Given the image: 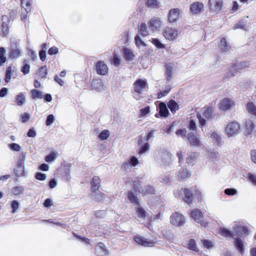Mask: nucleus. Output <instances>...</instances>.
I'll list each match as a JSON object with an SVG mask.
<instances>
[{"label":"nucleus","instance_id":"obj_1","mask_svg":"<svg viewBox=\"0 0 256 256\" xmlns=\"http://www.w3.org/2000/svg\"><path fill=\"white\" fill-rule=\"evenodd\" d=\"M214 117L213 108L211 107L203 108L200 110V112L197 114V118L201 126H204L206 120Z\"/></svg>","mask_w":256,"mask_h":256},{"label":"nucleus","instance_id":"obj_2","mask_svg":"<svg viewBox=\"0 0 256 256\" xmlns=\"http://www.w3.org/2000/svg\"><path fill=\"white\" fill-rule=\"evenodd\" d=\"M225 131L228 138L235 137L241 132L240 124L236 121L230 122L227 124Z\"/></svg>","mask_w":256,"mask_h":256},{"label":"nucleus","instance_id":"obj_3","mask_svg":"<svg viewBox=\"0 0 256 256\" xmlns=\"http://www.w3.org/2000/svg\"><path fill=\"white\" fill-rule=\"evenodd\" d=\"M223 0H208L210 12L213 14H219L222 8Z\"/></svg>","mask_w":256,"mask_h":256},{"label":"nucleus","instance_id":"obj_4","mask_svg":"<svg viewBox=\"0 0 256 256\" xmlns=\"http://www.w3.org/2000/svg\"><path fill=\"white\" fill-rule=\"evenodd\" d=\"M186 222L184 216L178 212H174L170 216V224L176 226H184Z\"/></svg>","mask_w":256,"mask_h":256},{"label":"nucleus","instance_id":"obj_5","mask_svg":"<svg viewBox=\"0 0 256 256\" xmlns=\"http://www.w3.org/2000/svg\"><path fill=\"white\" fill-rule=\"evenodd\" d=\"M140 184L136 182H133V190L135 192H138L144 194H154L155 190L153 186H140Z\"/></svg>","mask_w":256,"mask_h":256},{"label":"nucleus","instance_id":"obj_6","mask_svg":"<svg viewBox=\"0 0 256 256\" xmlns=\"http://www.w3.org/2000/svg\"><path fill=\"white\" fill-rule=\"evenodd\" d=\"M157 160L160 165L166 167L170 165V156L169 153L165 150H162L158 152L157 156Z\"/></svg>","mask_w":256,"mask_h":256},{"label":"nucleus","instance_id":"obj_7","mask_svg":"<svg viewBox=\"0 0 256 256\" xmlns=\"http://www.w3.org/2000/svg\"><path fill=\"white\" fill-rule=\"evenodd\" d=\"M190 216L196 222L200 224L204 227L208 226V222L204 220V216L200 210L196 209L192 210L190 213Z\"/></svg>","mask_w":256,"mask_h":256},{"label":"nucleus","instance_id":"obj_8","mask_svg":"<svg viewBox=\"0 0 256 256\" xmlns=\"http://www.w3.org/2000/svg\"><path fill=\"white\" fill-rule=\"evenodd\" d=\"M162 24L161 19L157 18H154L150 20L148 22V26L151 32H158Z\"/></svg>","mask_w":256,"mask_h":256},{"label":"nucleus","instance_id":"obj_9","mask_svg":"<svg viewBox=\"0 0 256 256\" xmlns=\"http://www.w3.org/2000/svg\"><path fill=\"white\" fill-rule=\"evenodd\" d=\"M32 2V0H20L21 6L22 10V12L21 19L24 22L27 17V14L31 10Z\"/></svg>","mask_w":256,"mask_h":256},{"label":"nucleus","instance_id":"obj_10","mask_svg":"<svg viewBox=\"0 0 256 256\" xmlns=\"http://www.w3.org/2000/svg\"><path fill=\"white\" fill-rule=\"evenodd\" d=\"M178 32L172 28L166 27L163 33L164 38L168 40H173L178 37Z\"/></svg>","mask_w":256,"mask_h":256},{"label":"nucleus","instance_id":"obj_11","mask_svg":"<svg viewBox=\"0 0 256 256\" xmlns=\"http://www.w3.org/2000/svg\"><path fill=\"white\" fill-rule=\"evenodd\" d=\"M95 69L98 74L106 76L108 74V68L104 62L99 60L95 64Z\"/></svg>","mask_w":256,"mask_h":256},{"label":"nucleus","instance_id":"obj_12","mask_svg":"<svg viewBox=\"0 0 256 256\" xmlns=\"http://www.w3.org/2000/svg\"><path fill=\"white\" fill-rule=\"evenodd\" d=\"M218 106L220 110L226 111L234 106V102L228 98H224L220 101Z\"/></svg>","mask_w":256,"mask_h":256},{"label":"nucleus","instance_id":"obj_13","mask_svg":"<svg viewBox=\"0 0 256 256\" xmlns=\"http://www.w3.org/2000/svg\"><path fill=\"white\" fill-rule=\"evenodd\" d=\"M147 85L146 81L142 79L137 80L134 84V92L140 94L146 88Z\"/></svg>","mask_w":256,"mask_h":256},{"label":"nucleus","instance_id":"obj_14","mask_svg":"<svg viewBox=\"0 0 256 256\" xmlns=\"http://www.w3.org/2000/svg\"><path fill=\"white\" fill-rule=\"evenodd\" d=\"M138 144L140 146L138 151L140 154L142 155L150 150V144L148 142L143 143L142 136L138 137Z\"/></svg>","mask_w":256,"mask_h":256},{"label":"nucleus","instance_id":"obj_15","mask_svg":"<svg viewBox=\"0 0 256 256\" xmlns=\"http://www.w3.org/2000/svg\"><path fill=\"white\" fill-rule=\"evenodd\" d=\"M249 66L250 63L247 62H243L234 64L231 68L230 72L232 73L230 76H234L236 72Z\"/></svg>","mask_w":256,"mask_h":256},{"label":"nucleus","instance_id":"obj_16","mask_svg":"<svg viewBox=\"0 0 256 256\" xmlns=\"http://www.w3.org/2000/svg\"><path fill=\"white\" fill-rule=\"evenodd\" d=\"M134 239L136 243L144 246H152L154 244L153 240L146 239L140 236H135Z\"/></svg>","mask_w":256,"mask_h":256},{"label":"nucleus","instance_id":"obj_17","mask_svg":"<svg viewBox=\"0 0 256 256\" xmlns=\"http://www.w3.org/2000/svg\"><path fill=\"white\" fill-rule=\"evenodd\" d=\"M204 9V5L201 2H196L192 4L190 6V12L193 14L200 13Z\"/></svg>","mask_w":256,"mask_h":256},{"label":"nucleus","instance_id":"obj_18","mask_svg":"<svg viewBox=\"0 0 256 256\" xmlns=\"http://www.w3.org/2000/svg\"><path fill=\"white\" fill-rule=\"evenodd\" d=\"M187 138L190 141V144L196 147H200L202 144L200 140L194 134V133H189L187 136Z\"/></svg>","mask_w":256,"mask_h":256},{"label":"nucleus","instance_id":"obj_19","mask_svg":"<svg viewBox=\"0 0 256 256\" xmlns=\"http://www.w3.org/2000/svg\"><path fill=\"white\" fill-rule=\"evenodd\" d=\"M180 15V10L178 8L172 9L169 12L168 20L170 22H174L177 20Z\"/></svg>","mask_w":256,"mask_h":256},{"label":"nucleus","instance_id":"obj_20","mask_svg":"<svg viewBox=\"0 0 256 256\" xmlns=\"http://www.w3.org/2000/svg\"><path fill=\"white\" fill-rule=\"evenodd\" d=\"M248 16H244L242 18L238 23L234 25L232 28L234 30L236 29H242L244 30H246L247 29V23H248Z\"/></svg>","mask_w":256,"mask_h":256},{"label":"nucleus","instance_id":"obj_21","mask_svg":"<svg viewBox=\"0 0 256 256\" xmlns=\"http://www.w3.org/2000/svg\"><path fill=\"white\" fill-rule=\"evenodd\" d=\"M234 236H244L248 234V230L246 226H237L234 229Z\"/></svg>","mask_w":256,"mask_h":256},{"label":"nucleus","instance_id":"obj_22","mask_svg":"<svg viewBox=\"0 0 256 256\" xmlns=\"http://www.w3.org/2000/svg\"><path fill=\"white\" fill-rule=\"evenodd\" d=\"M96 252L97 256H104L108 252L106 248L102 242H98L97 244L96 248Z\"/></svg>","mask_w":256,"mask_h":256},{"label":"nucleus","instance_id":"obj_23","mask_svg":"<svg viewBox=\"0 0 256 256\" xmlns=\"http://www.w3.org/2000/svg\"><path fill=\"white\" fill-rule=\"evenodd\" d=\"M92 88L97 92H101L104 90V84L101 79L93 80L92 82Z\"/></svg>","mask_w":256,"mask_h":256},{"label":"nucleus","instance_id":"obj_24","mask_svg":"<svg viewBox=\"0 0 256 256\" xmlns=\"http://www.w3.org/2000/svg\"><path fill=\"white\" fill-rule=\"evenodd\" d=\"M139 162L138 158L134 156H131L126 162L123 164L122 168L125 170L128 168L130 166H136Z\"/></svg>","mask_w":256,"mask_h":256},{"label":"nucleus","instance_id":"obj_25","mask_svg":"<svg viewBox=\"0 0 256 256\" xmlns=\"http://www.w3.org/2000/svg\"><path fill=\"white\" fill-rule=\"evenodd\" d=\"M246 129L247 136L251 135L253 130L256 128V124L253 122L252 120L248 119L246 121Z\"/></svg>","mask_w":256,"mask_h":256},{"label":"nucleus","instance_id":"obj_26","mask_svg":"<svg viewBox=\"0 0 256 256\" xmlns=\"http://www.w3.org/2000/svg\"><path fill=\"white\" fill-rule=\"evenodd\" d=\"M190 176V172L187 168H182L178 172V177L179 180H183Z\"/></svg>","mask_w":256,"mask_h":256},{"label":"nucleus","instance_id":"obj_27","mask_svg":"<svg viewBox=\"0 0 256 256\" xmlns=\"http://www.w3.org/2000/svg\"><path fill=\"white\" fill-rule=\"evenodd\" d=\"M159 114L162 117H166L168 116L169 112L166 104L164 102H160L158 105Z\"/></svg>","mask_w":256,"mask_h":256},{"label":"nucleus","instance_id":"obj_28","mask_svg":"<svg viewBox=\"0 0 256 256\" xmlns=\"http://www.w3.org/2000/svg\"><path fill=\"white\" fill-rule=\"evenodd\" d=\"M174 67V64L172 62H169L166 65V78L168 81H170L171 80L172 70Z\"/></svg>","mask_w":256,"mask_h":256},{"label":"nucleus","instance_id":"obj_29","mask_svg":"<svg viewBox=\"0 0 256 256\" xmlns=\"http://www.w3.org/2000/svg\"><path fill=\"white\" fill-rule=\"evenodd\" d=\"M184 197L183 198L184 202L188 204H190L193 198V194L192 191L190 189L184 188Z\"/></svg>","mask_w":256,"mask_h":256},{"label":"nucleus","instance_id":"obj_30","mask_svg":"<svg viewBox=\"0 0 256 256\" xmlns=\"http://www.w3.org/2000/svg\"><path fill=\"white\" fill-rule=\"evenodd\" d=\"M198 156V154L197 152H191L188 154L186 159V163L188 165L194 166L196 162V160Z\"/></svg>","mask_w":256,"mask_h":256},{"label":"nucleus","instance_id":"obj_31","mask_svg":"<svg viewBox=\"0 0 256 256\" xmlns=\"http://www.w3.org/2000/svg\"><path fill=\"white\" fill-rule=\"evenodd\" d=\"M91 196L92 198L98 202H102L105 198L104 194L98 190L92 191Z\"/></svg>","mask_w":256,"mask_h":256},{"label":"nucleus","instance_id":"obj_32","mask_svg":"<svg viewBox=\"0 0 256 256\" xmlns=\"http://www.w3.org/2000/svg\"><path fill=\"white\" fill-rule=\"evenodd\" d=\"M234 246L241 254L244 253V242L240 238H236L234 240Z\"/></svg>","mask_w":256,"mask_h":256},{"label":"nucleus","instance_id":"obj_33","mask_svg":"<svg viewBox=\"0 0 256 256\" xmlns=\"http://www.w3.org/2000/svg\"><path fill=\"white\" fill-rule=\"evenodd\" d=\"M148 26L145 23H142L138 28V33L142 36H148L150 32V29L148 28Z\"/></svg>","mask_w":256,"mask_h":256},{"label":"nucleus","instance_id":"obj_34","mask_svg":"<svg viewBox=\"0 0 256 256\" xmlns=\"http://www.w3.org/2000/svg\"><path fill=\"white\" fill-rule=\"evenodd\" d=\"M128 198L131 203L134 204L137 206H140L139 200L136 194L130 191L128 192Z\"/></svg>","mask_w":256,"mask_h":256},{"label":"nucleus","instance_id":"obj_35","mask_svg":"<svg viewBox=\"0 0 256 256\" xmlns=\"http://www.w3.org/2000/svg\"><path fill=\"white\" fill-rule=\"evenodd\" d=\"M100 179L98 176H94L92 179V191L98 190L100 188Z\"/></svg>","mask_w":256,"mask_h":256},{"label":"nucleus","instance_id":"obj_36","mask_svg":"<svg viewBox=\"0 0 256 256\" xmlns=\"http://www.w3.org/2000/svg\"><path fill=\"white\" fill-rule=\"evenodd\" d=\"M124 58L127 60H132L134 57V54L132 51L128 48H124Z\"/></svg>","mask_w":256,"mask_h":256},{"label":"nucleus","instance_id":"obj_37","mask_svg":"<svg viewBox=\"0 0 256 256\" xmlns=\"http://www.w3.org/2000/svg\"><path fill=\"white\" fill-rule=\"evenodd\" d=\"M28 62L29 60H24L23 61V65L20 68V71L24 75H26L30 72V67Z\"/></svg>","mask_w":256,"mask_h":256},{"label":"nucleus","instance_id":"obj_38","mask_svg":"<svg viewBox=\"0 0 256 256\" xmlns=\"http://www.w3.org/2000/svg\"><path fill=\"white\" fill-rule=\"evenodd\" d=\"M220 234L226 238H232L234 236V234L232 231H230L224 228H222L220 229Z\"/></svg>","mask_w":256,"mask_h":256},{"label":"nucleus","instance_id":"obj_39","mask_svg":"<svg viewBox=\"0 0 256 256\" xmlns=\"http://www.w3.org/2000/svg\"><path fill=\"white\" fill-rule=\"evenodd\" d=\"M26 158V153L22 152L20 154L19 160L17 162V163L20 164V168H22V172L20 173V175H22L24 174V160Z\"/></svg>","mask_w":256,"mask_h":256},{"label":"nucleus","instance_id":"obj_40","mask_svg":"<svg viewBox=\"0 0 256 256\" xmlns=\"http://www.w3.org/2000/svg\"><path fill=\"white\" fill-rule=\"evenodd\" d=\"M210 138L215 142L218 146L220 145L222 138L219 133L216 132H212L210 135Z\"/></svg>","mask_w":256,"mask_h":256},{"label":"nucleus","instance_id":"obj_41","mask_svg":"<svg viewBox=\"0 0 256 256\" xmlns=\"http://www.w3.org/2000/svg\"><path fill=\"white\" fill-rule=\"evenodd\" d=\"M168 108L172 113L174 114L178 110V104L174 100H170L168 105Z\"/></svg>","mask_w":256,"mask_h":256},{"label":"nucleus","instance_id":"obj_42","mask_svg":"<svg viewBox=\"0 0 256 256\" xmlns=\"http://www.w3.org/2000/svg\"><path fill=\"white\" fill-rule=\"evenodd\" d=\"M246 108L250 113L256 116V106L252 102H248Z\"/></svg>","mask_w":256,"mask_h":256},{"label":"nucleus","instance_id":"obj_43","mask_svg":"<svg viewBox=\"0 0 256 256\" xmlns=\"http://www.w3.org/2000/svg\"><path fill=\"white\" fill-rule=\"evenodd\" d=\"M220 48L224 52H226L230 48L224 38H222L220 40Z\"/></svg>","mask_w":256,"mask_h":256},{"label":"nucleus","instance_id":"obj_44","mask_svg":"<svg viewBox=\"0 0 256 256\" xmlns=\"http://www.w3.org/2000/svg\"><path fill=\"white\" fill-rule=\"evenodd\" d=\"M188 248L195 252H199L200 250L197 247L196 242L194 240L190 239L188 244Z\"/></svg>","mask_w":256,"mask_h":256},{"label":"nucleus","instance_id":"obj_45","mask_svg":"<svg viewBox=\"0 0 256 256\" xmlns=\"http://www.w3.org/2000/svg\"><path fill=\"white\" fill-rule=\"evenodd\" d=\"M58 157V152H50L49 154L45 157V160L48 162H54Z\"/></svg>","mask_w":256,"mask_h":256},{"label":"nucleus","instance_id":"obj_46","mask_svg":"<svg viewBox=\"0 0 256 256\" xmlns=\"http://www.w3.org/2000/svg\"><path fill=\"white\" fill-rule=\"evenodd\" d=\"M31 94L33 99L43 98L42 92L37 90L33 89L31 90Z\"/></svg>","mask_w":256,"mask_h":256},{"label":"nucleus","instance_id":"obj_47","mask_svg":"<svg viewBox=\"0 0 256 256\" xmlns=\"http://www.w3.org/2000/svg\"><path fill=\"white\" fill-rule=\"evenodd\" d=\"M5 53V49L2 47L0 48V66H2L6 60V58L4 56Z\"/></svg>","mask_w":256,"mask_h":256},{"label":"nucleus","instance_id":"obj_48","mask_svg":"<svg viewBox=\"0 0 256 256\" xmlns=\"http://www.w3.org/2000/svg\"><path fill=\"white\" fill-rule=\"evenodd\" d=\"M26 102V96L24 94L20 93L17 95V104L18 106H22Z\"/></svg>","mask_w":256,"mask_h":256},{"label":"nucleus","instance_id":"obj_49","mask_svg":"<svg viewBox=\"0 0 256 256\" xmlns=\"http://www.w3.org/2000/svg\"><path fill=\"white\" fill-rule=\"evenodd\" d=\"M12 69L10 66H8L6 69L5 76H4V81L8 83V82L12 77Z\"/></svg>","mask_w":256,"mask_h":256},{"label":"nucleus","instance_id":"obj_50","mask_svg":"<svg viewBox=\"0 0 256 256\" xmlns=\"http://www.w3.org/2000/svg\"><path fill=\"white\" fill-rule=\"evenodd\" d=\"M2 36H8L9 32V27L8 24L6 22H2L1 26Z\"/></svg>","mask_w":256,"mask_h":256},{"label":"nucleus","instance_id":"obj_51","mask_svg":"<svg viewBox=\"0 0 256 256\" xmlns=\"http://www.w3.org/2000/svg\"><path fill=\"white\" fill-rule=\"evenodd\" d=\"M110 136V132L108 130H104L98 135V138L102 140H106Z\"/></svg>","mask_w":256,"mask_h":256},{"label":"nucleus","instance_id":"obj_52","mask_svg":"<svg viewBox=\"0 0 256 256\" xmlns=\"http://www.w3.org/2000/svg\"><path fill=\"white\" fill-rule=\"evenodd\" d=\"M136 208V212L138 217L139 218H144L146 215V212L141 207Z\"/></svg>","mask_w":256,"mask_h":256},{"label":"nucleus","instance_id":"obj_53","mask_svg":"<svg viewBox=\"0 0 256 256\" xmlns=\"http://www.w3.org/2000/svg\"><path fill=\"white\" fill-rule=\"evenodd\" d=\"M151 42L158 48H164V45L157 38H152Z\"/></svg>","mask_w":256,"mask_h":256},{"label":"nucleus","instance_id":"obj_54","mask_svg":"<svg viewBox=\"0 0 256 256\" xmlns=\"http://www.w3.org/2000/svg\"><path fill=\"white\" fill-rule=\"evenodd\" d=\"M47 74L46 66H42L39 70V76L41 78H46Z\"/></svg>","mask_w":256,"mask_h":256},{"label":"nucleus","instance_id":"obj_55","mask_svg":"<svg viewBox=\"0 0 256 256\" xmlns=\"http://www.w3.org/2000/svg\"><path fill=\"white\" fill-rule=\"evenodd\" d=\"M150 112V107L147 106L140 110V117L142 118L146 116Z\"/></svg>","mask_w":256,"mask_h":256},{"label":"nucleus","instance_id":"obj_56","mask_svg":"<svg viewBox=\"0 0 256 256\" xmlns=\"http://www.w3.org/2000/svg\"><path fill=\"white\" fill-rule=\"evenodd\" d=\"M224 194L228 196H234L236 194L238 191L236 189L233 188H226L224 191Z\"/></svg>","mask_w":256,"mask_h":256},{"label":"nucleus","instance_id":"obj_57","mask_svg":"<svg viewBox=\"0 0 256 256\" xmlns=\"http://www.w3.org/2000/svg\"><path fill=\"white\" fill-rule=\"evenodd\" d=\"M30 118V115L26 112L20 115V120L23 123L27 122Z\"/></svg>","mask_w":256,"mask_h":256},{"label":"nucleus","instance_id":"obj_58","mask_svg":"<svg viewBox=\"0 0 256 256\" xmlns=\"http://www.w3.org/2000/svg\"><path fill=\"white\" fill-rule=\"evenodd\" d=\"M135 42L136 44L138 47H140V46H145L146 44L142 40L140 36L138 35L135 36Z\"/></svg>","mask_w":256,"mask_h":256},{"label":"nucleus","instance_id":"obj_59","mask_svg":"<svg viewBox=\"0 0 256 256\" xmlns=\"http://www.w3.org/2000/svg\"><path fill=\"white\" fill-rule=\"evenodd\" d=\"M54 116L52 114H49L46 118V125L47 126H50L54 122Z\"/></svg>","mask_w":256,"mask_h":256},{"label":"nucleus","instance_id":"obj_60","mask_svg":"<svg viewBox=\"0 0 256 256\" xmlns=\"http://www.w3.org/2000/svg\"><path fill=\"white\" fill-rule=\"evenodd\" d=\"M46 176L44 174L41 172H36L35 175V178L39 180H44L46 179Z\"/></svg>","mask_w":256,"mask_h":256},{"label":"nucleus","instance_id":"obj_61","mask_svg":"<svg viewBox=\"0 0 256 256\" xmlns=\"http://www.w3.org/2000/svg\"><path fill=\"white\" fill-rule=\"evenodd\" d=\"M154 138V131L152 130V131L148 132L146 134V136L144 138H142V140L144 141H146V142H148V141L150 139Z\"/></svg>","mask_w":256,"mask_h":256},{"label":"nucleus","instance_id":"obj_62","mask_svg":"<svg viewBox=\"0 0 256 256\" xmlns=\"http://www.w3.org/2000/svg\"><path fill=\"white\" fill-rule=\"evenodd\" d=\"M171 88L168 86L166 88V90L160 91L158 93V98L166 96L170 90Z\"/></svg>","mask_w":256,"mask_h":256},{"label":"nucleus","instance_id":"obj_63","mask_svg":"<svg viewBox=\"0 0 256 256\" xmlns=\"http://www.w3.org/2000/svg\"><path fill=\"white\" fill-rule=\"evenodd\" d=\"M247 178L254 184H256V175L248 173L247 174L246 176Z\"/></svg>","mask_w":256,"mask_h":256},{"label":"nucleus","instance_id":"obj_64","mask_svg":"<svg viewBox=\"0 0 256 256\" xmlns=\"http://www.w3.org/2000/svg\"><path fill=\"white\" fill-rule=\"evenodd\" d=\"M58 52V48L56 46L51 47L48 50V54L49 55L52 56L54 54H56Z\"/></svg>","mask_w":256,"mask_h":256}]
</instances>
